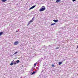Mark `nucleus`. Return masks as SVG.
Wrapping results in <instances>:
<instances>
[{
  "instance_id": "obj_12",
  "label": "nucleus",
  "mask_w": 78,
  "mask_h": 78,
  "mask_svg": "<svg viewBox=\"0 0 78 78\" xmlns=\"http://www.w3.org/2000/svg\"><path fill=\"white\" fill-rule=\"evenodd\" d=\"M36 64H37V63H35L34 65V67H36Z\"/></svg>"
},
{
  "instance_id": "obj_10",
  "label": "nucleus",
  "mask_w": 78,
  "mask_h": 78,
  "mask_svg": "<svg viewBox=\"0 0 78 78\" xmlns=\"http://www.w3.org/2000/svg\"><path fill=\"white\" fill-rule=\"evenodd\" d=\"M7 0H2V2H6Z\"/></svg>"
},
{
  "instance_id": "obj_3",
  "label": "nucleus",
  "mask_w": 78,
  "mask_h": 78,
  "mask_svg": "<svg viewBox=\"0 0 78 78\" xmlns=\"http://www.w3.org/2000/svg\"><path fill=\"white\" fill-rule=\"evenodd\" d=\"M35 6L34 5L33 6L31 7L29 9V10H30V9H33L35 7Z\"/></svg>"
},
{
  "instance_id": "obj_1",
  "label": "nucleus",
  "mask_w": 78,
  "mask_h": 78,
  "mask_svg": "<svg viewBox=\"0 0 78 78\" xmlns=\"http://www.w3.org/2000/svg\"><path fill=\"white\" fill-rule=\"evenodd\" d=\"M42 8L39 9L40 11H44V10H45V6H42Z\"/></svg>"
},
{
  "instance_id": "obj_23",
  "label": "nucleus",
  "mask_w": 78,
  "mask_h": 78,
  "mask_svg": "<svg viewBox=\"0 0 78 78\" xmlns=\"http://www.w3.org/2000/svg\"><path fill=\"white\" fill-rule=\"evenodd\" d=\"M16 32H18V31L17 30Z\"/></svg>"
},
{
  "instance_id": "obj_20",
  "label": "nucleus",
  "mask_w": 78,
  "mask_h": 78,
  "mask_svg": "<svg viewBox=\"0 0 78 78\" xmlns=\"http://www.w3.org/2000/svg\"><path fill=\"white\" fill-rule=\"evenodd\" d=\"M51 66L52 67H54V66H55V65L52 64L51 65Z\"/></svg>"
},
{
  "instance_id": "obj_8",
  "label": "nucleus",
  "mask_w": 78,
  "mask_h": 78,
  "mask_svg": "<svg viewBox=\"0 0 78 78\" xmlns=\"http://www.w3.org/2000/svg\"><path fill=\"white\" fill-rule=\"evenodd\" d=\"M2 34H3V32H0V36H2Z\"/></svg>"
},
{
  "instance_id": "obj_7",
  "label": "nucleus",
  "mask_w": 78,
  "mask_h": 78,
  "mask_svg": "<svg viewBox=\"0 0 78 78\" xmlns=\"http://www.w3.org/2000/svg\"><path fill=\"white\" fill-rule=\"evenodd\" d=\"M61 0H57L56 1V2H57V3H58V2H60Z\"/></svg>"
},
{
  "instance_id": "obj_17",
  "label": "nucleus",
  "mask_w": 78,
  "mask_h": 78,
  "mask_svg": "<svg viewBox=\"0 0 78 78\" xmlns=\"http://www.w3.org/2000/svg\"><path fill=\"white\" fill-rule=\"evenodd\" d=\"M31 23H30V22H29V23H28L27 25V26H28V25H30V24Z\"/></svg>"
},
{
  "instance_id": "obj_15",
  "label": "nucleus",
  "mask_w": 78,
  "mask_h": 78,
  "mask_svg": "<svg viewBox=\"0 0 78 78\" xmlns=\"http://www.w3.org/2000/svg\"><path fill=\"white\" fill-rule=\"evenodd\" d=\"M19 62H20V61L19 60H17L16 61L17 63H19Z\"/></svg>"
},
{
  "instance_id": "obj_11",
  "label": "nucleus",
  "mask_w": 78,
  "mask_h": 78,
  "mask_svg": "<svg viewBox=\"0 0 78 78\" xmlns=\"http://www.w3.org/2000/svg\"><path fill=\"white\" fill-rule=\"evenodd\" d=\"M33 22V20H31L29 21V23H31V22Z\"/></svg>"
},
{
  "instance_id": "obj_18",
  "label": "nucleus",
  "mask_w": 78,
  "mask_h": 78,
  "mask_svg": "<svg viewBox=\"0 0 78 78\" xmlns=\"http://www.w3.org/2000/svg\"><path fill=\"white\" fill-rule=\"evenodd\" d=\"M34 20V17H33L32 19V20Z\"/></svg>"
},
{
  "instance_id": "obj_9",
  "label": "nucleus",
  "mask_w": 78,
  "mask_h": 78,
  "mask_svg": "<svg viewBox=\"0 0 78 78\" xmlns=\"http://www.w3.org/2000/svg\"><path fill=\"white\" fill-rule=\"evenodd\" d=\"M14 65V63H13V62H12L10 63V66H12L13 65Z\"/></svg>"
},
{
  "instance_id": "obj_6",
  "label": "nucleus",
  "mask_w": 78,
  "mask_h": 78,
  "mask_svg": "<svg viewBox=\"0 0 78 78\" xmlns=\"http://www.w3.org/2000/svg\"><path fill=\"white\" fill-rule=\"evenodd\" d=\"M61 64H62V62H59L58 64H59V65H61Z\"/></svg>"
},
{
  "instance_id": "obj_14",
  "label": "nucleus",
  "mask_w": 78,
  "mask_h": 78,
  "mask_svg": "<svg viewBox=\"0 0 78 78\" xmlns=\"http://www.w3.org/2000/svg\"><path fill=\"white\" fill-rule=\"evenodd\" d=\"M16 64H17V63H16V62H14V63H13V64H14L15 65Z\"/></svg>"
},
{
  "instance_id": "obj_13",
  "label": "nucleus",
  "mask_w": 78,
  "mask_h": 78,
  "mask_svg": "<svg viewBox=\"0 0 78 78\" xmlns=\"http://www.w3.org/2000/svg\"><path fill=\"white\" fill-rule=\"evenodd\" d=\"M55 23H52L51 24V26H52V25H55Z\"/></svg>"
},
{
  "instance_id": "obj_19",
  "label": "nucleus",
  "mask_w": 78,
  "mask_h": 78,
  "mask_svg": "<svg viewBox=\"0 0 78 78\" xmlns=\"http://www.w3.org/2000/svg\"><path fill=\"white\" fill-rule=\"evenodd\" d=\"M31 71L32 72L33 71V68L31 69Z\"/></svg>"
},
{
  "instance_id": "obj_22",
  "label": "nucleus",
  "mask_w": 78,
  "mask_h": 78,
  "mask_svg": "<svg viewBox=\"0 0 78 78\" xmlns=\"http://www.w3.org/2000/svg\"><path fill=\"white\" fill-rule=\"evenodd\" d=\"M76 0H73V2H75V1H76Z\"/></svg>"
},
{
  "instance_id": "obj_5",
  "label": "nucleus",
  "mask_w": 78,
  "mask_h": 78,
  "mask_svg": "<svg viewBox=\"0 0 78 78\" xmlns=\"http://www.w3.org/2000/svg\"><path fill=\"white\" fill-rule=\"evenodd\" d=\"M35 73H36V72L33 71L31 75H33L34 74H35Z\"/></svg>"
},
{
  "instance_id": "obj_4",
  "label": "nucleus",
  "mask_w": 78,
  "mask_h": 78,
  "mask_svg": "<svg viewBox=\"0 0 78 78\" xmlns=\"http://www.w3.org/2000/svg\"><path fill=\"white\" fill-rule=\"evenodd\" d=\"M53 21L55 22H58V20H53Z\"/></svg>"
},
{
  "instance_id": "obj_21",
  "label": "nucleus",
  "mask_w": 78,
  "mask_h": 78,
  "mask_svg": "<svg viewBox=\"0 0 78 78\" xmlns=\"http://www.w3.org/2000/svg\"><path fill=\"white\" fill-rule=\"evenodd\" d=\"M55 49L56 50H57V49H59V47L56 48Z\"/></svg>"
},
{
  "instance_id": "obj_2",
  "label": "nucleus",
  "mask_w": 78,
  "mask_h": 78,
  "mask_svg": "<svg viewBox=\"0 0 78 78\" xmlns=\"http://www.w3.org/2000/svg\"><path fill=\"white\" fill-rule=\"evenodd\" d=\"M19 44V41H17L14 42V45H17V44Z\"/></svg>"
},
{
  "instance_id": "obj_16",
  "label": "nucleus",
  "mask_w": 78,
  "mask_h": 78,
  "mask_svg": "<svg viewBox=\"0 0 78 78\" xmlns=\"http://www.w3.org/2000/svg\"><path fill=\"white\" fill-rule=\"evenodd\" d=\"M18 53V52H16L13 54V55H16V54H17Z\"/></svg>"
}]
</instances>
